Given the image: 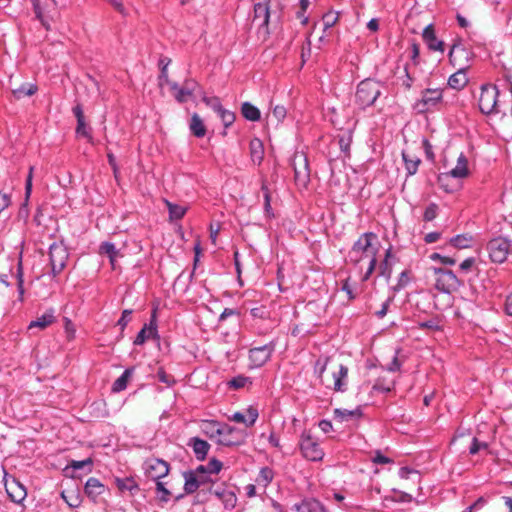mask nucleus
<instances>
[{
  "label": "nucleus",
  "mask_w": 512,
  "mask_h": 512,
  "mask_svg": "<svg viewBox=\"0 0 512 512\" xmlns=\"http://www.w3.org/2000/svg\"><path fill=\"white\" fill-rule=\"evenodd\" d=\"M375 243H377V235L375 233H364L353 244L351 250L348 253V258L351 263H368L367 270L363 275L364 281L369 279V277L372 275L376 267V255L378 252V247Z\"/></svg>",
  "instance_id": "f257e3e1"
},
{
  "label": "nucleus",
  "mask_w": 512,
  "mask_h": 512,
  "mask_svg": "<svg viewBox=\"0 0 512 512\" xmlns=\"http://www.w3.org/2000/svg\"><path fill=\"white\" fill-rule=\"evenodd\" d=\"M381 94L380 84L377 81L366 79L358 84L355 94L356 103L362 108L374 104Z\"/></svg>",
  "instance_id": "f03ea898"
},
{
  "label": "nucleus",
  "mask_w": 512,
  "mask_h": 512,
  "mask_svg": "<svg viewBox=\"0 0 512 512\" xmlns=\"http://www.w3.org/2000/svg\"><path fill=\"white\" fill-rule=\"evenodd\" d=\"M480 90L478 100L480 111L485 115L497 114L499 112L497 108L499 97L498 87L493 84H483Z\"/></svg>",
  "instance_id": "7ed1b4c3"
},
{
  "label": "nucleus",
  "mask_w": 512,
  "mask_h": 512,
  "mask_svg": "<svg viewBox=\"0 0 512 512\" xmlns=\"http://www.w3.org/2000/svg\"><path fill=\"white\" fill-rule=\"evenodd\" d=\"M433 272L435 275L434 286L440 292L451 294L463 285V282L451 270L434 268Z\"/></svg>",
  "instance_id": "20e7f679"
},
{
  "label": "nucleus",
  "mask_w": 512,
  "mask_h": 512,
  "mask_svg": "<svg viewBox=\"0 0 512 512\" xmlns=\"http://www.w3.org/2000/svg\"><path fill=\"white\" fill-rule=\"evenodd\" d=\"M442 99L443 90L428 88L422 91L420 99L414 103L413 108L417 111V113H426L436 109L442 102Z\"/></svg>",
  "instance_id": "39448f33"
},
{
  "label": "nucleus",
  "mask_w": 512,
  "mask_h": 512,
  "mask_svg": "<svg viewBox=\"0 0 512 512\" xmlns=\"http://www.w3.org/2000/svg\"><path fill=\"white\" fill-rule=\"evenodd\" d=\"M299 447L304 458L309 461H320L324 457V451L318 440L308 432H303L300 438Z\"/></svg>",
  "instance_id": "423d86ee"
},
{
  "label": "nucleus",
  "mask_w": 512,
  "mask_h": 512,
  "mask_svg": "<svg viewBox=\"0 0 512 512\" xmlns=\"http://www.w3.org/2000/svg\"><path fill=\"white\" fill-rule=\"evenodd\" d=\"M291 165L294 170L296 185L305 188L310 181V170L306 155L302 152L295 153Z\"/></svg>",
  "instance_id": "0eeeda50"
},
{
  "label": "nucleus",
  "mask_w": 512,
  "mask_h": 512,
  "mask_svg": "<svg viewBox=\"0 0 512 512\" xmlns=\"http://www.w3.org/2000/svg\"><path fill=\"white\" fill-rule=\"evenodd\" d=\"M247 433L243 429H239L223 423L220 437L217 443L223 446H240L246 442Z\"/></svg>",
  "instance_id": "6e6552de"
},
{
  "label": "nucleus",
  "mask_w": 512,
  "mask_h": 512,
  "mask_svg": "<svg viewBox=\"0 0 512 512\" xmlns=\"http://www.w3.org/2000/svg\"><path fill=\"white\" fill-rule=\"evenodd\" d=\"M510 246L511 243L506 238L496 237L491 239L487 244L491 261L499 264L505 262L510 253Z\"/></svg>",
  "instance_id": "1a4fd4ad"
},
{
  "label": "nucleus",
  "mask_w": 512,
  "mask_h": 512,
  "mask_svg": "<svg viewBox=\"0 0 512 512\" xmlns=\"http://www.w3.org/2000/svg\"><path fill=\"white\" fill-rule=\"evenodd\" d=\"M68 251L63 243H53L49 247L51 270L54 276L60 274L66 266Z\"/></svg>",
  "instance_id": "9d476101"
},
{
  "label": "nucleus",
  "mask_w": 512,
  "mask_h": 512,
  "mask_svg": "<svg viewBox=\"0 0 512 512\" xmlns=\"http://www.w3.org/2000/svg\"><path fill=\"white\" fill-rule=\"evenodd\" d=\"M143 469L147 477L157 482L169 474L170 466L162 459L149 458L144 462Z\"/></svg>",
  "instance_id": "9b49d317"
},
{
  "label": "nucleus",
  "mask_w": 512,
  "mask_h": 512,
  "mask_svg": "<svg viewBox=\"0 0 512 512\" xmlns=\"http://www.w3.org/2000/svg\"><path fill=\"white\" fill-rule=\"evenodd\" d=\"M448 57L453 67L460 68L461 70H467L469 68L470 53L460 42H456L452 45Z\"/></svg>",
  "instance_id": "f8f14e48"
},
{
  "label": "nucleus",
  "mask_w": 512,
  "mask_h": 512,
  "mask_svg": "<svg viewBox=\"0 0 512 512\" xmlns=\"http://www.w3.org/2000/svg\"><path fill=\"white\" fill-rule=\"evenodd\" d=\"M50 2L51 4H45V6H42L39 0H32L36 17L46 29H49V21L53 20L57 15V0H50Z\"/></svg>",
  "instance_id": "ddd939ff"
},
{
  "label": "nucleus",
  "mask_w": 512,
  "mask_h": 512,
  "mask_svg": "<svg viewBox=\"0 0 512 512\" xmlns=\"http://www.w3.org/2000/svg\"><path fill=\"white\" fill-rule=\"evenodd\" d=\"M469 175V169H468V160L466 156L461 153L457 159L456 166L446 173H441L438 176V182L444 186L445 181H447L450 177L463 179L466 178Z\"/></svg>",
  "instance_id": "4468645a"
},
{
  "label": "nucleus",
  "mask_w": 512,
  "mask_h": 512,
  "mask_svg": "<svg viewBox=\"0 0 512 512\" xmlns=\"http://www.w3.org/2000/svg\"><path fill=\"white\" fill-rule=\"evenodd\" d=\"M274 348L275 345L273 343L251 348L249 350V359L251 361L252 366H263L271 358Z\"/></svg>",
  "instance_id": "2eb2a0df"
},
{
  "label": "nucleus",
  "mask_w": 512,
  "mask_h": 512,
  "mask_svg": "<svg viewBox=\"0 0 512 512\" xmlns=\"http://www.w3.org/2000/svg\"><path fill=\"white\" fill-rule=\"evenodd\" d=\"M348 377V368L340 364L338 369L333 371L332 373V381L326 382L325 380H321L323 384L326 385L327 388H330L336 392H343L346 389V380Z\"/></svg>",
  "instance_id": "dca6fc26"
},
{
  "label": "nucleus",
  "mask_w": 512,
  "mask_h": 512,
  "mask_svg": "<svg viewBox=\"0 0 512 512\" xmlns=\"http://www.w3.org/2000/svg\"><path fill=\"white\" fill-rule=\"evenodd\" d=\"M158 337L157 332V320H156V311L154 310L150 322L145 324L143 328L138 332L135 340L134 345H142L144 344L148 339Z\"/></svg>",
  "instance_id": "f3484780"
},
{
  "label": "nucleus",
  "mask_w": 512,
  "mask_h": 512,
  "mask_svg": "<svg viewBox=\"0 0 512 512\" xmlns=\"http://www.w3.org/2000/svg\"><path fill=\"white\" fill-rule=\"evenodd\" d=\"M422 38L428 48L432 51L444 52V42L436 37L434 26L432 24L427 25L423 32Z\"/></svg>",
  "instance_id": "a211bd4d"
},
{
  "label": "nucleus",
  "mask_w": 512,
  "mask_h": 512,
  "mask_svg": "<svg viewBox=\"0 0 512 512\" xmlns=\"http://www.w3.org/2000/svg\"><path fill=\"white\" fill-rule=\"evenodd\" d=\"M270 19L269 0L258 2L254 5L253 22H258L259 27L267 28Z\"/></svg>",
  "instance_id": "6ab92c4d"
},
{
  "label": "nucleus",
  "mask_w": 512,
  "mask_h": 512,
  "mask_svg": "<svg viewBox=\"0 0 512 512\" xmlns=\"http://www.w3.org/2000/svg\"><path fill=\"white\" fill-rule=\"evenodd\" d=\"M10 90L16 100H20L27 96H32L38 91V87L34 83L24 82L20 85H14L12 79L9 81Z\"/></svg>",
  "instance_id": "aec40b11"
},
{
  "label": "nucleus",
  "mask_w": 512,
  "mask_h": 512,
  "mask_svg": "<svg viewBox=\"0 0 512 512\" xmlns=\"http://www.w3.org/2000/svg\"><path fill=\"white\" fill-rule=\"evenodd\" d=\"M5 488L9 498L14 503H21L27 495L25 487L15 479L6 482Z\"/></svg>",
  "instance_id": "412c9836"
},
{
  "label": "nucleus",
  "mask_w": 512,
  "mask_h": 512,
  "mask_svg": "<svg viewBox=\"0 0 512 512\" xmlns=\"http://www.w3.org/2000/svg\"><path fill=\"white\" fill-rule=\"evenodd\" d=\"M258 411L256 408L249 407L247 409L246 414L241 412H235L232 416L229 417L231 421L236 423H243L246 427H251L255 424L258 419Z\"/></svg>",
  "instance_id": "4be33fe9"
},
{
  "label": "nucleus",
  "mask_w": 512,
  "mask_h": 512,
  "mask_svg": "<svg viewBox=\"0 0 512 512\" xmlns=\"http://www.w3.org/2000/svg\"><path fill=\"white\" fill-rule=\"evenodd\" d=\"M85 494L94 502L105 492V486L95 477L87 480L84 487Z\"/></svg>",
  "instance_id": "5701e85b"
},
{
  "label": "nucleus",
  "mask_w": 512,
  "mask_h": 512,
  "mask_svg": "<svg viewBox=\"0 0 512 512\" xmlns=\"http://www.w3.org/2000/svg\"><path fill=\"white\" fill-rule=\"evenodd\" d=\"M188 446H190L195 454V457L202 461L206 458L210 449V444L198 437H193L189 440Z\"/></svg>",
  "instance_id": "b1692460"
},
{
  "label": "nucleus",
  "mask_w": 512,
  "mask_h": 512,
  "mask_svg": "<svg viewBox=\"0 0 512 512\" xmlns=\"http://www.w3.org/2000/svg\"><path fill=\"white\" fill-rule=\"evenodd\" d=\"M293 508L297 512H327L321 502L316 499H304L300 503H296Z\"/></svg>",
  "instance_id": "393cba45"
},
{
  "label": "nucleus",
  "mask_w": 512,
  "mask_h": 512,
  "mask_svg": "<svg viewBox=\"0 0 512 512\" xmlns=\"http://www.w3.org/2000/svg\"><path fill=\"white\" fill-rule=\"evenodd\" d=\"M55 319L56 318H55V315H54V310L53 309H49L43 315L38 317L36 320L31 321L30 324L28 325V330H32L34 328H38L40 330H44L49 325L54 323Z\"/></svg>",
  "instance_id": "a878e982"
},
{
  "label": "nucleus",
  "mask_w": 512,
  "mask_h": 512,
  "mask_svg": "<svg viewBox=\"0 0 512 512\" xmlns=\"http://www.w3.org/2000/svg\"><path fill=\"white\" fill-rule=\"evenodd\" d=\"M223 423L215 420H204L201 425L202 432L210 439H219Z\"/></svg>",
  "instance_id": "bb28decb"
},
{
  "label": "nucleus",
  "mask_w": 512,
  "mask_h": 512,
  "mask_svg": "<svg viewBox=\"0 0 512 512\" xmlns=\"http://www.w3.org/2000/svg\"><path fill=\"white\" fill-rule=\"evenodd\" d=\"M197 476L198 473L194 472V470L183 472V477L185 480L184 491L186 494H192L198 490L199 480Z\"/></svg>",
  "instance_id": "cd10ccee"
},
{
  "label": "nucleus",
  "mask_w": 512,
  "mask_h": 512,
  "mask_svg": "<svg viewBox=\"0 0 512 512\" xmlns=\"http://www.w3.org/2000/svg\"><path fill=\"white\" fill-rule=\"evenodd\" d=\"M465 71L466 70H461L460 68H457V71L453 73L448 79L449 87L456 90L463 89L468 83V78L466 76Z\"/></svg>",
  "instance_id": "c85d7f7f"
},
{
  "label": "nucleus",
  "mask_w": 512,
  "mask_h": 512,
  "mask_svg": "<svg viewBox=\"0 0 512 512\" xmlns=\"http://www.w3.org/2000/svg\"><path fill=\"white\" fill-rule=\"evenodd\" d=\"M115 483L117 488L122 492H130L133 494L139 490L138 484L132 477L116 478Z\"/></svg>",
  "instance_id": "c756f323"
},
{
  "label": "nucleus",
  "mask_w": 512,
  "mask_h": 512,
  "mask_svg": "<svg viewBox=\"0 0 512 512\" xmlns=\"http://www.w3.org/2000/svg\"><path fill=\"white\" fill-rule=\"evenodd\" d=\"M134 369L133 368H127L120 377H118L113 385H112V391L117 393L121 392L126 389L127 384L133 374Z\"/></svg>",
  "instance_id": "7c9ffc66"
},
{
  "label": "nucleus",
  "mask_w": 512,
  "mask_h": 512,
  "mask_svg": "<svg viewBox=\"0 0 512 512\" xmlns=\"http://www.w3.org/2000/svg\"><path fill=\"white\" fill-rule=\"evenodd\" d=\"M362 415L360 408L354 410L348 409H335L334 410V418L339 422L348 421L350 419L360 418Z\"/></svg>",
  "instance_id": "2f4dec72"
},
{
  "label": "nucleus",
  "mask_w": 512,
  "mask_h": 512,
  "mask_svg": "<svg viewBox=\"0 0 512 512\" xmlns=\"http://www.w3.org/2000/svg\"><path fill=\"white\" fill-rule=\"evenodd\" d=\"M241 112L243 117L249 121L255 122L260 120V110L256 106L252 105L250 102H244L242 104Z\"/></svg>",
  "instance_id": "473e14b6"
},
{
  "label": "nucleus",
  "mask_w": 512,
  "mask_h": 512,
  "mask_svg": "<svg viewBox=\"0 0 512 512\" xmlns=\"http://www.w3.org/2000/svg\"><path fill=\"white\" fill-rule=\"evenodd\" d=\"M250 154L254 163L260 164L263 160L264 149L263 144L259 139H253L250 142Z\"/></svg>",
  "instance_id": "72a5a7b5"
},
{
  "label": "nucleus",
  "mask_w": 512,
  "mask_h": 512,
  "mask_svg": "<svg viewBox=\"0 0 512 512\" xmlns=\"http://www.w3.org/2000/svg\"><path fill=\"white\" fill-rule=\"evenodd\" d=\"M190 130L198 138L205 136L206 128L198 114H193L190 122Z\"/></svg>",
  "instance_id": "f704fd0d"
},
{
  "label": "nucleus",
  "mask_w": 512,
  "mask_h": 512,
  "mask_svg": "<svg viewBox=\"0 0 512 512\" xmlns=\"http://www.w3.org/2000/svg\"><path fill=\"white\" fill-rule=\"evenodd\" d=\"M100 253L107 255L110 259L111 265L114 266V262L119 254V251L116 249L113 243L103 242L100 245Z\"/></svg>",
  "instance_id": "c9c22d12"
},
{
  "label": "nucleus",
  "mask_w": 512,
  "mask_h": 512,
  "mask_svg": "<svg viewBox=\"0 0 512 512\" xmlns=\"http://www.w3.org/2000/svg\"><path fill=\"white\" fill-rule=\"evenodd\" d=\"M165 203L168 208L169 217L171 220H179V219L183 218V216L185 215L186 210H187L185 207L177 205V204H173L167 200L165 201Z\"/></svg>",
  "instance_id": "e433bc0d"
},
{
  "label": "nucleus",
  "mask_w": 512,
  "mask_h": 512,
  "mask_svg": "<svg viewBox=\"0 0 512 512\" xmlns=\"http://www.w3.org/2000/svg\"><path fill=\"white\" fill-rule=\"evenodd\" d=\"M402 157L405 163V168L409 175H414L417 172L420 164V159L417 157H410L408 153L403 152Z\"/></svg>",
  "instance_id": "4c0bfd02"
},
{
  "label": "nucleus",
  "mask_w": 512,
  "mask_h": 512,
  "mask_svg": "<svg viewBox=\"0 0 512 512\" xmlns=\"http://www.w3.org/2000/svg\"><path fill=\"white\" fill-rule=\"evenodd\" d=\"M170 89L174 91V97L180 103L186 102L188 97L191 96L190 92H186L183 86L180 87L175 82L170 83Z\"/></svg>",
  "instance_id": "58836bf2"
},
{
  "label": "nucleus",
  "mask_w": 512,
  "mask_h": 512,
  "mask_svg": "<svg viewBox=\"0 0 512 512\" xmlns=\"http://www.w3.org/2000/svg\"><path fill=\"white\" fill-rule=\"evenodd\" d=\"M61 498L67 503L70 508H77L81 504V499L78 494L73 492H65L61 493Z\"/></svg>",
  "instance_id": "ea45409f"
},
{
  "label": "nucleus",
  "mask_w": 512,
  "mask_h": 512,
  "mask_svg": "<svg viewBox=\"0 0 512 512\" xmlns=\"http://www.w3.org/2000/svg\"><path fill=\"white\" fill-rule=\"evenodd\" d=\"M471 241H472V238L470 236L457 235V236L451 238L450 243L455 248L464 249V248H468L470 246Z\"/></svg>",
  "instance_id": "a19ab883"
},
{
  "label": "nucleus",
  "mask_w": 512,
  "mask_h": 512,
  "mask_svg": "<svg viewBox=\"0 0 512 512\" xmlns=\"http://www.w3.org/2000/svg\"><path fill=\"white\" fill-rule=\"evenodd\" d=\"M351 143H352V134L350 131H346L339 137L340 150L347 155L350 152Z\"/></svg>",
  "instance_id": "79ce46f5"
},
{
  "label": "nucleus",
  "mask_w": 512,
  "mask_h": 512,
  "mask_svg": "<svg viewBox=\"0 0 512 512\" xmlns=\"http://www.w3.org/2000/svg\"><path fill=\"white\" fill-rule=\"evenodd\" d=\"M420 329H429L431 331H439L442 328L441 321L438 317L422 321L418 323Z\"/></svg>",
  "instance_id": "37998d69"
},
{
  "label": "nucleus",
  "mask_w": 512,
  "mask_h": 512,
  "mask_svg": "<svg viewBox=\"0 0 512 512\" xmlns=\"http://www.w3.org/2000/svg\"><path fill=\"white\" fill-rule=\"evenodd\" d=\"M76 133L79 136L87 138L89 141L92 139L90 128L87 126L85 119L77 121Z\"/></svg>",
  "instance_id": "c03bdc74"
},
{
  "label": "nucleus",
  "mask_w": 512,
  "mask_h": 512,
  "mask_svg": "<svg viewBox=\"0 0 512 512\" xmlns=\"http://www.w3.org/2000/svg\"><path fill=\"white\" fill-rule=\"evenodd\" d=\"M338 12L330 11L323 16V25L325 29L333 27L338 21Z\"/></svg>",
  "instance_id": "a18cd8bd"
},
{
  "label": "nucleus",
  "mask_w": 512,
  "mask_h": 512,
  "mask_svg": "<svg viewBox=\"0 0 512 512\" xmlns=\"http://www.w3.org/2000/svg\"><path fill=\"white\" fill-rule=\"evenodd\" d=\"M203 102L211 107L214 111L217 113H220L223 110V106L220 103V100L218 97H207L203 96Z\"/></svg>",
  "instance_id": "49530a36"
},
{
  "label": "nucleus",
  "mask_w": 512,
  "mask_h": 512,
  "mask_svg": "<svg viewBox=\"0 0 512 512\" xmlns=\"http://www.w3.org/2000/svg\"><path fill=\"white\" fill-rule=\"evenodd\" d=\"M247 383H251L250 379L242 375L236 376L229 381L230 387L235 389L243 388Z\"/></svg>",
  "instance_id": "de8ad7c7"
},
{
  "label": "nucleus",
  "mask_w": 512,
  "mask_h": 512,
  "mask_svg": "<svg viewBox=\"0 0 512 512\" xmlns=\"http://www.w3.org/2000/svg\"><path fill=\"white\" fill-rule=\"evenodd\" d=\"M156 491L159 496V500L162 502H167L170 497V491L164 486V483L161 481L156 482Z\"/></svg>",
  "instance_id": "09e8293b"
},
{
  "label": "nucleus",
  "mask_w": 512,
  "mask_h": 512,
  "mask_svg": "<svg viewBox=\"0 0 512 512\" xmlns=\"http://www.w3.org/2000/svg\"><path fill=\"white\" fill-rule=\"evenodd\" d=\"M410 282V275L408 270H404L400 273L398 282L396 286L394 287L395 291H399L403 288H405Z\"/></svg>",
  "instance_id": "8fccbe9b"
},
{
  "label": "nucleus",
  "mask_w": 512,
  "mask_h": 512,
  "mask_svg": "<svg viewBox=\"0 0 512 512\" xmlns=\"http://www.w3.org/2000/svg\"><path fill=\"white\" fill-rule=\"evenodd\" d=\"M225 127H229L235 121V114L229 110L223 108V110L218 113Z\"/></svg>",
  "instance_id": "3c124183"
},
{
  "label": "nucleus",
  "mask_w": 512,
  "mask_h": 512,
  "mask_svg": "<svg viewBox=\"0 0 512 512\" xmlns=\"http://www.w3.org/2000/svg\"><path fill=\"white\" fill-rule=\"evenodd\" d=\"M132 312L133 311L131 309H125L122 312V315H121L120 319L117 322V325L121 329V334L123 333V331L126 328V326L128 325V323L131 321Z\"/></svg>",
  "instance_id": "603ef678"
},
{
  "label": "nucleus",
  "mask_w": 512,
  "mask_h": 512,
  "mask_svg": "<svg viewBox=\"0 0 512 512\" xmlns=\"http://www.w3.org/2000/svg\"><path fill=\"white\" fill-rule=\"evenodd\" d=\"M437 211H438V206L435 203L429 204L424 211L423 219L425 221L434 220L437 216Z\"/></svg>",
  "instance_id": "864d4df0"
},
{
  "label": "nucleus",
  "mask_w": 512,
  "mask_h": 512,
  "mask_svg": "<svg viewBox=\"0 0 512 512\" xmlns=\"http://www.w3.org/2000/svg\"><path fill=\"white\" fill-rule=\"evenodd\" d=\"M204 468H206V472L209 474H217L222 468V462L213 458L208 462L206 466H204Z\"/></svg>",
  "instance_id": "5fc2aeb1"
},
{
  "label": "nucleus",
  "mask_w": 512,
  "mask_h": 512,
  "mask_svg": "<svg viewBox=\"0 0 512 512\" xmlns=\"http://www.w3.org/2000/svg\"><path fill=\"white\" fill-rule=\"evenodd\" d=\"M34 167L30 166L29 172L25 182V200L28 201L32 192V180H33Z\"/></svg>",
  "instance_id": "6e6d98bb"
},
{
  "label": "nucleus",
  "mask_w": 512,
  "mask_h": 512,
  "mask_svg": "<svg viewBox=\"0 0 512 512\" xmlns=\"http://www.w3.org/2000/svg\"><path fill=\"white\" fill-rule=\"evenodd\" d=\"M220 500L224 503L225 508L232 509L235 507L237 498L235 494L232 491H230L229 493H226L225 496L222 497Z\"/></svg>",
  "instance_id": "4d7b16f0"
},
{
  "label": "nucleus",
  "mask_w": 512,
  "mask_h": 512,
  "mask_svg": "<svg viewBox=\"0 0 512 512\" xmlns=\"http://www.w3.org/2000/svg\"><path fill=\"white\" fill-rule=\"evenodd\" d=\"M194 472L198 473V480H199V487L202 485H205L209 481L208 474L206 472V468H204V465H200Z\"/></svg>",
  "instance_id": "13d9d810"
},
{
  "label": "nucleus",
  "mask_w": 512,
  "mask_h": 512,
  "mask_svg": "<svg viewBox=\"0 0 512 512\" xmlns=\"http://www.w3.org/2000/svg\"><path fill=\"white\" fill-rule=\"evenodd\" d=\"M287 111L284 106L276 105L272 110V116L277 122H281L286 117Z\"/></svg>",
  "instance_id": "bf43d9fd"
},
{
  "label": "nucleus",
  "mask_w": 512,
  "mask_h": 512,
  "mask_svg": "<svg viewBox=\"0 0 512 512\" xmlns=\"http://www.w3.org/2000/svg\"><path fill=\"white\" fill-rule=\"evenodd\" d=\"M24 280H23V271H22V263L21 261L18 263L17 267V286L19 295L22 296L24 294Z\"/></svg>",
  "instance_id": "052dcab7"
},
{
  "label": "nucleus",
  "mask_w": 512,
  "mask_h": 512,
  "mask_svg": "<svg viewBox=\"0 0 512 512\" xmlns=\"http://www.w3.org/2000/svg\"><path fill=\"white\" fill-rule=\"evenodd\" d=\"M372 462L375 464H389L392 463V459L389 457L384 456L380 451H376L374 457L372 458Z\"/></svg>",
  "instance_id": "680f3d73"
},
{
  "label": "nucleus",
  "mask_w": 512,
  "mask_h": 512,
  "mask_svg": "<svg viewBox=\"0 0 512 512\" xmlns=\"http://www.w3.org/2000/svg\"><path fill=\"white\" fill-rule=\"evenodd\" d=\"M379 272L380 275L386 277L387 279L391 277L392 269L389 262H387V259H384V261L380 264Z\"/></svg>",
  "instance_id": "e2e57ef3"
},
{
  "label": "nucleus",
  "mask_w": 512,
  "mask_h": 512,
  "mask_svg": "<svg viewBox=\"0 0 512 512\" xmlns=\"http://www.w3.org/2000/svg\"><path fill=\"white\" fill-rule=\"evenodd\" d=\"M430 258L432 260H439L442 264L444 265H454L456 263V260L451 258V257H447V256H441L440 254L438 253H433Z\"/></svg>",
  "instance_id": "0e129e2a"
},
{
  "label": "nucleus",
  "mask_w": 512,
  "mask_h": 512,
  "mask_svg": "<svg viewBox=\"0 0 512 512\" xmlns=\"http://www.w3.org/2000/svg\"><path fill=\"white\" fill-rule=\"evenodd\" d=\"M393 301V298L392 297H389L383 304H382V307L380 310H378L375 315L379 318V319H382L383 317L386 316L387 312H388V309H389V306L391 304V302Z\"/></svg>",
  "instance_id": "69168bd1"
},
{
  "label": "nucleus",
  "mask_w": 512,
  "mask_h": 512,
  "mask_svg": "<svg viewBox=\"0 0 512 512\" xmlns=\"http://www.w3.org/2000/svg\"><path fill=\"white\" fill-rule=\"evenodd\" d=\"M487 447V444L486 443H481L477 440V438H473L472 439V444L471 446L469 447V453L474 455L476 453H478V451L481 449V448H486Z\"/></svg>",
  "instance_id": "338daca9"
},
{
  "label": "nucleus",
  "mask_w": 512,
  "mask_h": 512,
  "mask_svg": "<svg viewBox=\"0 0 512 512\" xmlns=\"http://www.w3.org/2000/svg\"><path fill=\"white\" fill-rule=\"evenodd\" d=\"M184 90L192 95L198 88V83L193 79H187L183 83Z\"/></svg>",
  "instance_id": "774afa93"
}]
</instances>
